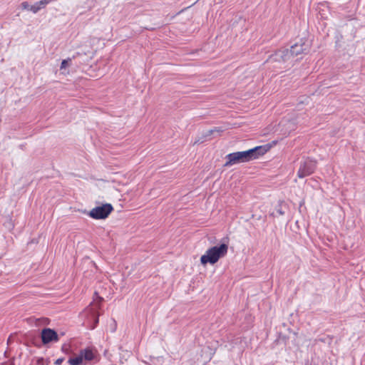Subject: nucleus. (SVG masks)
<instances>
[{
	"mask_svg": "<svg viewBox=\"0 0 365 365\" xmlns=\"http://www.w3.org/2000/svg\"><path fill=\"white\" fill-rule=\"evenodd\" d=\"M309 49V44L301 39L299 42L292 45L289 49L282 48L278 50L271 58H274V60L276 61L285 62L289 61L291 57H297L300 54L308 52Z\"/></svg>",
	"mask_w": 365,
	"mask_h": 365,
	"instance_id": "f03ea898",
	"label": "nucleus"
},
{
	"mask_svg": "<svg viewBox=\"0 0 365 365\" xmlns=\"http://www.w3.org/2000/svg\"><path fill=\"white\" fill-rule=\"evenodd\" d=\"M228 251V245L222 243L220 246H214L208 249L206 253L201 256L200 262L202 265L207 263L214 264L217 261L225 257Z\"/></svg>",
	"mask_w": 365,
	"mask_h": 365,
	"instance_id": "7ed1b4c3",
	"label": "nucleus"
},
{
	"mask_svg": "<svg viewBox=\"0 0 365 365\" xmlns=\"http://www.w3.org/2000/svg\"><path fill=\"white\" fill-rule=\"evenodd\" d=\"M80 354L83 356V360L91 361L94 358V354L90 349L81 350Z\"/></svg>",
	"mask_w": 365,
	"mask_h": 365,
	"instance_id": "1a4fd4ad",
	"label": "nucleus"
},
{
	"mask_svg": "<svg viewBox=\"0 0 365 365\" xmlns=\"http://www.w3.org/2000/svg\"><path fill=\"white\" fill-rule=\"evenodd\" d=\"M94 295L96 296V298L93 299V302L90 304V309L92 312L91 317L93 320V324L91 327V329H95V327L98 324V317L99 314L98 312V310L101 309V304L102 302L103 301V298L100 297L96 292H95Z\"/></svg>",
	"mask_w": 365,
	"mask_h": 365,
	"instance_id": "423d86ee",
	"label": "nucleus"
},
{
	"mask_svg": "<svg viewBox=\"0 0 365 365\" xmlns=\"http://www.w3.org/2000/svg\"><path fill=\"white\" fill-rule=\"evenodd\" d=\"M48 359H44L43 358H39L37 359L36 365H48L49 364Z\"/></svg>",
	"mask_w": 365,
	"mask_h": 365,
	"instance_id": "ddd939ff",
	"label": "nucleus"
},
{
	"mask_svg": "<svg viewBox=\"0 0 365 365\" xmlns=\"http://www.w3.org/2000/svg\"><path fill=\"white\" fill-rule=\"evenodd\" d=\"M269 149L267 145L257 146L245 151L232 153L226 155L225 167L247 163L264 155Z\"/></svg>",
	"mask_w": 365,
	"mask_h": 365,
	"instance_id": "f257e3e1",
	"label": "nucleus"
},
{
	"mask_svg": "<svg viewBox=\"0 0 365 365\" xmlns=\"http://www.w3.org/2000/svg\"><path fill=\"white\" fill-rule=\"evenodd\" d=\"M71 62V58H70L63 60L61 62V64L60 69L61 70L66 69L69 66Z\"/></svg>",
	"mask_w": 365,
	"mask_h": 365,
	"instance_id": "f8f14e48",
	"label": "nucleus"
},
{
	"mask_svg": "<svg viewBox=\"0 0 365 365\" xmlns=\"http://www.w3.org/2000/svg\"><path fill=\"white\" fill-rule=\"evenodd\" d=\"M317 168V161L309 158L304 159L300 162L299 168L297 171V176L299 178H304L312 175Z\"/></svg>",
	"mask_w": 365,
	"mask_h": 365,
	"instance_id": "20e7f679",
	"label": "nucleus"
},
{
	"mask_svg": "<svg viewBox=\"0 0 365 365\" xmlns=\"http://www.w3.org/2000/svg\"><path fill=\"white\" fill-rule=\"evenodd\" d=\"M287 204L284 201H279V204L276 206L275 210L270 214L272 217H277L284 215L285 214V209H287Z\"/></svg>",
	"mask_w": 365,
	"mask_h": 365,
	"instance_id": "6e6552de",
	"label": "nucleus"
},
{
	"mask_svg": "<svg viewBox=\"0 0 365 365\" xmlns=\"http://www.w3.org/2000/svg\"><path fill=\"white\" fill-rule=\"evenodd\" d=\"M83 362V356L81 355V354L73 358H70L68 360V363L71 365H80Z\"/></svg>",
	"mask_w": 365,
	"mask_h": 365,
	"instance_id": "9d476101",
	"label": "nucleus"
},
{
	"mask_svg": "<svg viewBox=\"0 0 365 365\" xmlns=\"http://www.w3.org/2000/svg\"><path fill=\"white\" fill-rule=\"evenodd\" d=\"M203 140H200V139H199V140H196V141L195 142V143H202V142H203Z\"/></svg>",
	"mask_w": 365,
	"mask_h": 365,
	"instance_id": "a211bd4d",
	"label": "nucleus"
},
{
	"mask_svg": "<svg viewBox=\"0 0 365 365\" xmlns=\"http://www.w3.org/2000/svg\"><path fill=\"white\" fill-rule=\"evenodd\" d=\"M41 337L43 344L58 341V335L57 332L54 329L50 328L43 329Z\"/></svg>",
	"mask_w": 365,
	"mask_h": 365,
	"instance_id": "0eeeda50",
	"label": "nucleus"
},
{
	"mask_svg": "<svg viewBox=\"0 0 365 365\" xmlns=\"http://www.w3.org/2000/svg\"><path fill=\"white\" fill-rule=\"evenodd\" d=\"M41 9V6H38V4H37V2L31 6L29 10L31 11L33 13L36 14L37 13L39 10Z\"/></svg>",
	"mask_w": 365,
	"mask_h": 365,
	"instance_id": "4468645a",
	"label": "nucleus"
},
{
	"mask_svg": "<svg viewBox=\"0 0 365 365\" xmlns=\"http://www.w3.org/2000/svg\"><path fill=\"white\" fill-rule=\"evenodd\" d=\"M113 210V206L109 203H106L94 207L88 215L93 219L103 220L107 218Z\"/></svg>",
	"mask_w": 365,
	"mask_h": 365,
	"instance_id": "39448f33",
	"label": "nucleus"
},
{
	"mask_svg": "<svg viewBox=\"0 0 365 365\" xmlns=\"http://www.w3.org/2000/svg\"><path fill=\"white\" fill-rule=\"evenodd\" d=\"M37 4H38V6H41V9L43 8L46 6V4L45 3V1L43 0H41L38 2H37Z\"/></svg>",
	"mask_w": 365,
	"mask_h": 365,
	"instance_id": "dca6fc26",
	"label": "nucleus"
},
{
	"mask_svg": "<svg viewBox=\"0 0 365 365\" xmlns=\"http://www.w3.org/2000/svg\"><path fill=\"white\" fill-rule=\"evenodd\" d=\"M222 131V130L220 129V128H215L214 129H210V130H207V132H205L202 135V138L205 139V138L210 137L215 132L220 133Z\"/></svg>",
	"mask_w": 365,
	"mask_h": 365,
	"instance_id": "9b49d317",
	"label": "nucleus"
},
{
	"mask_svg": "<svg viewBox=\"0 0 365 365\" xmlns=\"http://www.w3.org/2000/svg\"><path fill=\"white\" fill-rule=\"evenodd\" d=\"M64 359L63 358H59L58 359H56L55 361V364L56 365H61L62 364V362L63 361Z\"/></svg>",
	"mask_w": 365,
	"mask_h": 365,
	"instance_id": "f3484780",
	"label": "nucleus"
},
{
	"mask_svg": "<svg viewBox=\"0 0 365 365\" xmlns=\"http://www.w3.org/2000/svg\"><path fill=\"white\" fill-rule=\"evenodd\" d=\"M21 6L24 9L29 10L31 6L29 4L27 1H24L21 3Z\"/></svg>",
	"mask_w": 365,
	"mask_h": 365,
	"instance_id": "2eb2a0df",
	"label": "nucleus"
}]
</instances>
